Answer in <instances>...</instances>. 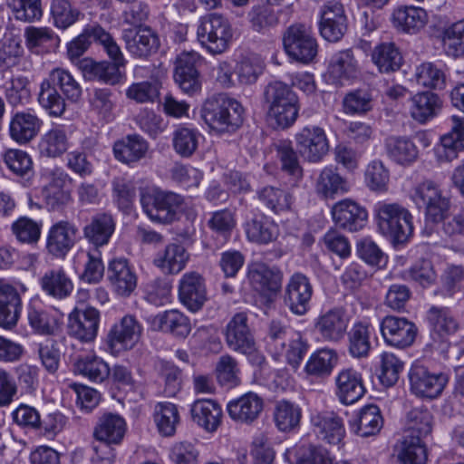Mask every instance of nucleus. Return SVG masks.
Segmentation results:
<instances>
[{"instance_id": "1", "label": "nucleus", "mask_w": 464, "mask_h": 464, "mask_svg": "<svg viewBox=\"0 0 464 464\" xmlns=\"http://www.w3.org/2000/svg\"><path fill=\"white\" fill-rule=\"evenodd\" d=\"M81 84L66 69L55 68L41 83L38 102L52 116H61L66 108L65 99L77 102L82 97Z\"/></svg>"}, {"instance_id": "2", "label": "nucleus", "mask_w": 464, "mask_h": 464, "mask_svg": "<svg viewBox=\"0 0 464 464\" xmlns=\"http://www.w3.org/2000/svg\"><path fill=\"white\" fill-rule=\"evenodd\" d=\"M243 107L234 98L219 93L208 98L201 108L205 123L218 132H230L243 123Z\"/></svg>"}, {"instance_id": "3", "label": "nucleus", "mask_w": 464, "mask_h": 464, "mask_svg": "<svg viewBox=\"0 0 464 464\" xmlns=\"http://www.w3.org/2000/svg\"><path fill=\"white\" fill-rule=\"evenodd\" d=\"M378 229L393 245L404 244L413 232L412 216L398 203L378 202L374 206Z\"/></svg>"}, {"instance_id": "4", "label": "nucleus", "mask_w": 464, "mask_h": 464, "mask_svg": "<svg viewBox=\"0 0 464 464\" xmlns=\"http://www.w3.org/2000/svg\"><path fill=\"white\" fill-rule=\"evenodd\" d=\"M264 100L267 104V114L276 127L285 129L292 126L299 111L298 97L286 83L275 81L264 90Z\"/></svg>"}, {"instance_id": "5", "label": "nucleus", "mask_w": 464, "mask_h": 464, "mask_svg": "<svg viewBox=\"0 0 464 464\" xmlns=\"http://www.w3.org/2000/svg\"><path fill=\"white\" fill-rule=\"evenodd\" d=\"M140 201L151 221L170 224L178 218L184 198L179 194L158 187H146L140 190Z\"/></svg>"}, {"instance_id": "6", "label": "nucleus", "mask_w": 464, "mask_h": 464, "mask_svg": "<svg viewBox=\"0 0 464 464\" xmlns=\"http://www.w3.org/2000/svg\"><path fill=\"white\" fill-rule=\"evenodd\" d=\"M411 198L419 209H423L426 218L433 223L442 221L449 215L450 199L432 180L417 184L411 190Z\"/></svg>"}, {"instance_id": "7", "label": "nucleus", "mask_w": 464, "mask_h": 464, "mask_svg": "<svg viewBox=\"0 0 464 464\" xmlns=\"http://www.w3.org/2000/svg\"><path fill=\"white\" fill-rule=\"evenodd\" d=\"M197 37L200 44L210 53L220 54L227 50L233 31L225 16L214 13L200 19Z\"/></svg>"}, {"instance_id": "8", "label": "nucleus", "mask_w": 464, "mask_h": 464, "mask_svg": "<svg viewBox=\"0 0 464 464\" xmlns=\"http://www.w3.org/2000/svg\"><path fill=\"white\" fill-rule=\"evenodd\" d=\"M227 346L250 358L253 363L261 364L265 358L256 349L254 335L248 325L246 313L239 312L233 315L225 328Z\"/></svg>"}, {"instance_id": "9", "label": "nucleus", "mask_w": 464, "mask_h": 464, "mask_svg": "<svg viewBox=\"0 0 464 464\" xmlns=\"http://www.w3.org/2000/svg\"><path fill=\"white\" fill-rule=\"evenodd\" d=\"M296 149L304 160L319 163L328 154L330 145L325 130L317 125L303 127L295 135Z\"/></svg>"}, {"instance_id": "10", "label": "nucleus", "mask_w": 464, "mask_h": 464, "mask_svg": "<svg viewBox=\"0 0 464 464\" xmlns=\"http://www.w3.org/2000/svg\"><path fill=\"white\" fill-rule=\"evenodd\" d=\"M283 44L290 58L304 64L317 54L316 40L304 24L291 25L284 34Z\"/></svg>"}, {"instance_id": "11", "label": "nucleus", "mask_w": 464, "mask_h": 464, "mask_svg": "<svg viewBox=\"0 0 464 464\" xmlns=\"http://www.w3.org/2000/svg\"><path fill=\"white\" fill-rule=\"evenodd\" d=\"M411 391L419 397L434 399L441 394L448 383V375L432 372L421 364H414L410 373Z\"/></svg>"}, {"instance_id": "12", "label": "nucleus", "mask_w": 464, "mask_h": 464, "mask_svg": "<svg viewBox=\"0 0 464 464\" xmlns=\"http://www.w3.org/2000/svg\"><path fill=\"white\" fill-rule=\"evenodd\" d=\"M122 40L126 50L140 59H147L156 53L160 45L158 34L150 26L124 29Z\"/></svg>"}, {"instance_id": "13", "label": "nucleus", "mask_w": 464, "mask_h": 464, "mask_svg": "<svg viewBox=\"0 0 464 464\" xmlns=\"http://www.w3.org/2000/svg\"><path fill=\"white\" fill-rule=\"evenodd\" d=\"M381 333L385 343L397 348L411 345L417 334L416 325L404 317L385 316L381 323Z\"/></svg>"}, {"instance_id": "14", "label": "nucleus", "mask_w": 464, "mask_h": 464, "mask_svg": "<svg viewBox=\"0 0 464 464\" xmlns=\"http://www.w3.org/2000/svg\"><path fill=\"white\" fill-rule=\"evenodd\" d=\"M142 327L132 315H125L115 324L107 336V345L112 353L131 349L139 341Z\"/></svg>"}, {"instance_id": "15", "label": "nucleus", "mask_w": 464, "mask_h": 464, "mask_svg": "<svg viewBox=\"0 0 464 464\" xmlns=\"http://www.w3.org/2000/svg\"><path fill=\"white\" fill-rule=\"evenodd\" d=\"M100 312L93 307L74 309L68 316V334L83 343L92 342L98 334Z\"/></svg>"}, {"instance_id": "16", "label": "nucleus", "mask_w": 464, "mask_h": 464, "mask_svg": "<svg viewBox=\"0 0 464 464\" xmlns=\"http://www.w3.org/2000/svg\"><path fill=\"white\" fill-rule=\"evenodd\" d=\"M313 286L309 278L302 273H295L289 279L285 302L290 311L297 315H304L310 308Z\"/></svg>"}, {"instance_id": "17", "label": "nucleus", "mask_w": 464, "mask_h": 464, "mask_svg": "<svg viewBox=\"0 0 464 464\" xmlns=\"http://www.w3.org/2000/svg\"><path fill=\"white\" fill-rule=\"evenodd\" d=\"M112 63L102 61L96 62L91 58H84L79 62V69L85 79L89 81H99L107 84L114 85L122 79L121 68L125 66V59H111Z\"/></svg>"}, {"instance_id": "18", "label": "nucleus", "mask_w": 464, "mask_h": 464, "mask_svg": "<svg viewBox=\"0 0 464 464\" xmlns=\"http://www.w3.org/2000/svg\"><path fill=\"white\" fill-rule=\"evenodd\" d=\"M331 212L334 224L350 232L361 230L367 223V210L348 198L336 202Z\"/></svg>"}, {"instance_id": "19", "label": "nucleus", "mask_w": 464, "mask_h": 464, "mask_svg": "<svg viewBox=\"0 0 464 464\" xmlns=\"http://www.w3.org/2000/svg\"><path fill=\"white\" fill-rule=\"evenodd\" d=\"M199 58L197 53H182L176 60L175 81L180 89L189 95H194L201 90V82L197 69Z\"/></svg>"}, {"instance_id": "20", "label": "nucleus", "mask_w": 464, "mask_h": 464, "mask_svg": "<svg viewBox=\"0 0 464 464\" xmlns=\"http://www.w3.org/2000/svg\"><path fill=\"white\" fill-rule=\"evenodd\" d=\"M450 121V130L441 136L440 143L435 148V155L440 162L452 161L464 150V117L454 115Z\"/></svg>"}, {"instance_id": "21", "label": "nucleus", "mask_w": 464, "mask_h": 464, "mask_svg": "<svg viewBox=\"0 0 464 464\" xmlns=\"http://www.w3.org/2000/svg\"><path fill=\"white\" fill-rule=\"evenodd\" d=\"M77 227L68 220L54 223L49 229L46 248L55 257H63L76 242Z\"/></svg>"}, {"instance_id": "22", "label": "nucleus", "mask_w": 464, "mask_h": 464, "mask_svg": "<svg viewBox=\"0 0 464 464\" xmlns=\"http://www.w3.org/2000/svg\"><path fill=\"white\" fill-rule=\"evenodd\" d=\"M108 279L113 291L121 297L130 296L137 287L138 276L125 258H115L110 262Z\"/></svg>"}, {"instance_id": "23", "label": "nucleus", "mask_w": 464, "mask_h": 464, "mask_svg": "<svg viewBox=\"0 0 464 464\" xmlns=\"http://www.w3.org/2000/svg\"><path fill=\"white\" fill-rule=\"evenodd\" d=\"M247 277L252 287L264 295H275L281 289L282 273L260 262L248 266Z\"/></svg>"}, {"instance_id": "24", "label": "nucleus", "mask_w": 464, "mask_h": 464, "mask_svg": "<svg viewBox=\"0 0 464 464\" xmlns=\"http://www.w3.org/2000/svg\"><path fill=\"white\" fill-rule=\"evenodd\" d=\"M179 297L190 311L199 310L207 300L203 277L197 272L184 274L179 285Z\"/></svg>"}, {"instance_id": "25", "label": "nucleus", "mask_w": 464, "mask_h": 464, "mask_svg": "<svg viewBox=\"0 0 464 464\" xmlns=\"http://www.w3.org/2000/svg\"><path fill=\"white\" fill-rule=\"evenodd\" d=\"M316 436L331 445H340L345 436L343 420L334 412H319L311 417Z\"/></svg>"}, {"instance_id": "26", "label": "nucleus", "mask_w": 464, "mask_h": 464, "mask_svg": "<svg viewBox=\"0 0 464 464\" xmlns=\"http://www.w3.org/2000/svg\"><path fill=\"white\" fill-rule=\"evenodd\" d=\"M336 396L343 404H353L364 395L362 374L353 368L343 369L335 378Z\"/></svg>"}, {"instance_id": "27", "label": "nucleus", "mask_w": 464, "mask_h": 464, "mask_svg": "<svg viewBox=\"0 0 464 464\" xmlns=\"http://www.w3.org/2000/svg\"><path fill=\"white\" fill-rule=\"evenodd\" d=\"M349 318L343 308H334L321 314L314 328L324 341L338 342L346 333Z\"/></svg>"}, {"instance_id": "28", "label": "nucleus", "mask_w": 464, "mask_h": 464, "mask_svg": "<svg viewBox=\"0 0 464 464\" xmlns=\"http://www.w3.org/2000/svg\"><path fill=\"white\" fill-rule=\"evenodd\" d=\"M23 303L17 289L11 285H0V327L12 330L21 317Z\"/></svg>"}, {"instance_id": "29", "label": "nucleus", "mask_w": 464, "mask_h": 464, "mask_svg": "<svg viewBox=\"0 0 464 464\" xmlns=\"http://www.w3.org/2000/svg\"><path fill=\"white\" fill-rule=\"evenodd\" d=\"M149 142L139 134H129L113 144V155L117 160L128 166L144 159L148 153Z\"/></svg>"}, {"instance_id": "30", "label": "nucleus", "mask_w": 464, "mask_h": 464, "mask_svg": "<svg viewBox=\"0 0 464 464\" xmlns=\"http://www.w3.org/2000/svg\"><path fill=\"white\" fill-rule=\"evenodd\" d=\"M263 400L255 392H247L227 403L231 419L241 423H252L263 411Z\"/></svg>"}, {"instance_id": "31", "label": "nucleus", "mask_w": 464, "mask_h": 464, "mask_svg": "<svg viewBox=\"0 0 464 464\" xmlns=\"http://www.w3.org/2000/svg\"><path fill=\"white\" fill-rule=\"evenodd\" d=\"M193 422L208 432H214L221 424V406L213 400L201 399L195 401L190 406Z\"/></svg>"}, {"instance_id": "32", "label": "nucleus", "mask_w": 464, "mask_h": 464, "mask_svg": "<svg viewBox=\"0 0 464 464\" xmlns=\"http://www.w3.org/2000/svg\"><path fill=\"white\" fill-rule=\"evenodd\" d=\"M153 331L169 333L176 337L185 338L191 331L189 319L178 310H169L148 319Z\"/></svg>"}, {"instance_id": "33", "label": "nucleus", "mask_w": 464, "mask_h": 464, "mask_svg": "<svg viewBox=\"0 0 464 464\" xmlns=\"http://www.w3.org/2000/svg\"><path fill=\"white\" fill-rule=\"evenodd\" d=\"M358 72V62L351 49L342 50L332 55L327 73L333 83L343 84L344 81L355 78Z\"/></svg>"}, {"instance_id": "34", "label": "nucleus", "mask_w": 464, "mask_h": 464, "mask_svg": "<svg viewBox=\"0 0 464 464\" xmlns=\"http://www.w3.org/2000/svg\"><path fill=\"white\" fill-rule=\"evenodd\" d=\"M43 121L30 111H18L11 119L9 132L11 138L19 144L32 140L39 132Z\"/></svg>"}, {"instance_id": "35", "label": "nucleus", "mask_w": 464, "mask_h": 464, "mask_svg": "<svg viewBox=\"0 0 464 464\" xmlns=\"http://www.w3.org/2000/svg\"><path fill=\"white\" fill-rule=\"evenodd\" d=\"M188 258L182 245L171 243L156 254L153 264L165 275H177L185 268Z\"/></svg>"}, {"instance_id": "36", "label": "nucleus", "mask_w": 464, "mask_h": 464, "mask_svg": "<svg viewBox=\"0 0 464 464\" xmlns=\"http://www.w3.org/2000/svg\"><path fill=\"white\" fill-rule=\"evenodd\" d=\"M349 425L354 434L365 438L380 432L383 419L377 405L368 404L359 411L357 415L350 420Z\"/></svg>"}, {"instance_id": "37", "label": "nucleus", "mask_w": 464, "mask_h": 464, "mask_svg": "<svg viewBox=\"0 0 464 464\" xmlns=\"http://www.w3.org/2000/svg\"><path fill=\"white\" fill-rule=\"evenodd\" d=\"M441 109L440 97L430 92H418L411 99V116L420 123H426L434 118Z\"/></svg>"}, {"instance_id": "38", "label": "nucleus", "mask_w": 464, "mask_h": 464, "mask_svg": "<svg viewBox=\"0 0 464 464\" xmlns=\"http://www.w3.org/2000/svg\"><path fill=\"white\" fill-rule=\"evenodd\" d=\"M63 315L53 308H38L31 306L28 310L30 326L38 334L44 335L55 334L61 325Z\"/></svg>"}, {"instance_id": "39", "label": "nucleus", "mask_w": 464, "mask_h": 464, "mask_svg": "<svg viewBox=\"0 0 464 464\" xmlns=\"http://www.w3.org/2000/svg\"><path fill=\"white\" fill-rule=\"evenodd\" d=\"M126 430L124 420L118 414L107 413L99 420L94 437L101 444H118L122 440Z\"/></svg>"}, {"instance_id": "40", "label": "nucleus", "mask_w": 464, "mask_h": 464, "mask_svg": "<svg viewBox=\"0 0 464 464\" xmlns=\"http://www.w3.org/2000/svg\"><path fill=\"white\" fill-rule=\"evenodd\" d=\"M428 15L424 9L415 6H400L392 13L394 27L404 33L415 34L424 27Z\"/></svg>"}, {"instance_id": "41", "label": "nucleus", "mask_w": 464, "mask_h": 464, "mask_svg": "<svg viewBox=\"0 0 464 464\" xmlns=\"http://www.w3.org/2000/svg\"><path fill=\"white\" fill-rule=\"evenodd\" d=\"M315 190L324 198H334L347 193L350 190V184L334 169L325 167L317 178Z\"/></svg>"}, {"instance_id": "42", "label": "nucleus", "mask_w": 464, "mask_h": 464, "mask_svg": "<svg viewBox=\"0 0 464 464\" xmlns=\"http://www.w3.org/2000/svg\"><path fill=\"white\" fill-rule=\"evenodd\" d=\"M115 229V222L111 215L99 214L83 228L84 237L96 247L109 243Z\"/></svg>"}, {"instance_id": "43", "label": "nucleus", "mask_w": 464, "mask_h": 464, "mask_svg": "<svg viewBox=\"0 0 464 464\" xmlns=\"http://www.w3.org/2000/svg\"><path fill=\"white\" fill-rule=\"evenodd\" d=\"M246 237L256 244H268L276 240L279 234L278 226L269 218L259 215L245 225Z\"/></svg>"}, {"instance_id": "44", "label": "nucleus", "mask_w": 464, "mask_h": 464, "mask_svg": "<svg viewBox=\"0 0 464 464\" xmlns=\"http://www.w3.org/2000/svg\"><path fill=\"white\" fill-rule=\"evenodd\" d=\"M431 325L430 336L434 343H444L445 337L455 333L458 324L448 308L431 307L428 312Z\"/></svg>"}, {"instance_id": "45", "label": "nucleus", "mask_w": 464, "mask_h": 464, "mask_svg": "<svg viewBox=\"0 0 464 464\" xmlns=\"http://www.w3.org/2000/svg\"><path fill=\"white\" fill-rule=\"evenodd\" d=\"M388 156L401 165H410L419 155V150L411 140L405 137H389L385 140Z\"/></svg>"}, {"instance_id": "46", "label": "nucleus", "mask_w": 464, "mask_h": 464, "mask_svg": "<svg viewBox=\"0 0 464 464\" xmlns=\"http://www.w3.org/2000/svg\"><path fill=\"white\" fill-rule=\"evenodd\" d=\"M41 286L48 295L57 299L66 298L73 289L72 280L62 268L46 272L41 278Z\"/></svg>"}, {"instance_id": "47", "label": "nucleus", "mask_w": 464, "mask_h": 464, "mask_svg": "<svg viewBox=\"0 0 464 464\" xmlns=\"http://www.w3.org/2000/svg\"><path fill=\"white\" fill-rule=\"evenodd\" d=\"M273 417L276 428L288 432L299 426L302 411L295 402L281 400L275 403Z\"/></svg>"}, {"instance_id": "48", "label": "nucleus", "mask_w": 464, "mask_h": 464, "mask_svg": "<svg viewBox=\"0 0 464 464\" xmlns=\"http://www.w3.org/2000/svg\"><path fill=\"white\" fill-rule=\"evenodd\" d=\"M372 60L381 72L399 70L402 64V55L393 43H382L372 53Z\"/></svg>"}, {"instance_id": "49", "label": "nucleus", "mask_w": 464, "mask_h": 464, "mask_svg": "<svg viewBox=\"0 0 464 464\" xmlns=\"http://www.w3.org/2000/svg\"><path fill=\"white\" fill-rule=\"evenodd\" d=\"M201 135L195 128L178 126L172 133V147L181 158L191 157L198 147Z\"/></svg>"}, {"instance_id": "50", "label": "nucleus", "mask_w": 464, "mask_h": 464, "mask_svg": "<svg viewBox=\"0 0 464 464\" xmlns=\"http://www.w3.org/2000/svg\"><path fill=\"white\" fill-rule=\"evenodd\" d=\"M278 13L271 4L253 6L248 13L251 28L261 34L269 32L279 24Z\"/></svg>"}, {"instance_id": "51", "label": "nucleus", "mask_w": 464, "mask_h": 464, "mask_svg": "<svg viewBox=\"0 0 464 464\" xmlns=\"http://www.w3.org/2000/svg\"><path fill=\"white\" fill-rule=\"evenodd\" d=\"M76 371L90 381L102 382L110 376V367L101 357L95 354H86L75 362Z\"/></svg>"}, {"instance_id": "52", "label": "nucleus", "mask_w": 464, "mask_h": 464, "mask_svg": "<svg viewBox=\"0 0 464 464\" xmlns=\"http://www.w3.org/2000/svg\"><path fill=\"white\" fill-rule=\"evenodd\" d=\"M154 421L162 436H173L179 423L177 406L170 402L157 403L154 409Z\"/></svg>"}, {"instance_id": "53", "label": "nucleus", "mask_w": 464, "mask_h": 464, "mask_svg": "<svg viewBox=\"0 0 464 464\" xmlns=\"http://www.w3.org/2000/svg\"><path fill=\"white\" fill-rule=\"evenodd\" d=\"M398 459L401 464H425L427 450L421 439L412 435H405L398 452Z\"/></svg>"}, {"instance_id": "54", "label": "nucleus", "mask_w": 464, "mask_h": 464, "mask_svg": "<svg viewBox=\"0 0 464 464\" xmlns=\"http://www.w3.org/2000/svg\"><path fill=\"white\" fill-rule=\"evenodd\" d=\"M264 72V64L256 56H244L236 63L233 73L239 85L255 84Z\"/></svg>"}, {"instance_id": "55", "label": "nucleus", "mask_w": 464, "mask_h": 464, "mask_svg": "<svg viewBox=\"0 0 464 464\" xmlns=\"http://www.w3.org/2000/svg\"><path fill=\"white\" fill-rule=\"evenodd\" d=\"M41 155L55 158L63 154L68 149V139L63 130L54 128L47 131L39 142Z\"/></svg>"}, {"instance_id": "56", "label": "nucleus", "mask_w": 464, "mask_h": 464, "mask_svg": "<svg viewBox=\"0 0 464 464\" xmlns=\"http://www.w3.org/2000/svg\"><path fill=\"white\" fill-rule=\"evenodd\" d=\"M407 435L422 438L432 430V415L424 408H413L406 416Z\"/></svg>"}, {"instance_id": "57", "label": "nucleus", "mask_w": 464, "mask_h": 464, "mask_svg": "<svg viewBox=\"0 0 464 464\" xmlns=\"http://www.w3.org/2000/svg\"><path fill=\"white\" fill-rule=\"evenodd\" d=\"M369 325L356 323L348 334L349 353L354 358L366 357L371 349Z\"/></svg>"}, {"instance_id": "58", "label": "nucleus", "mask_w": 464, "mask_h": 464, "mask_svg": "<svg viewBox=\"0 0 464 464\" xmlns=\"http://www.w3.org/2000/svg\"><path fill=\"white\" fill-rule=\"evenodd\" d=\"M277 157L281 162L282 169L292 176L295 181L303 177V169L299 163L297 152L289 140H280L276 145Z\"/></svg>"}, {"instance_id": "59", "label": "nucleus", "mask_w": 464, "mask_h": 464, "mask_svg": "<svg viewBox=\"0 0 464 464\" xmlns=\"http://www.w3.org/2000/svg\"><path fill=\"white\" fill-rule=\"evenodd\" d=\"M257 198L270 210L279 213L291 206V195L273 186H266L256 191Z\"/></svg>"}, {"instance_id": "60", "label": "nucleus", "mask_w": 464, "mask_h": 464, "mask_svg": "<svg viewBox=\"0 0 464 464\" xmlns=\"http://www.w3.org/2000/svg\"><path fill=\"white\" fill-rule=\"evenodd\" d=\"M442 43L449 55L452 57L464 55V19L449 25L443 30Z\"/></svg>"}, {"instance_id": "61", "label": "nucleus", "mask_w": 464, "mask_h": 464, "mask_svg": "<svg viewBox=\"0 0 464 464\" xmlns=\"http://www.w3.org/2000/svg\"><path fill=\"white\" fill-rule=\"evenodd\" d=\"M337 362V354L331 349H321L314 353L305 365V371L310 375H329Z\"/></svg>"}, {"instance_id": "62", "label": "nucleus", "mask_w": 464, "mask_h": 464, "mask_svg": "<svg viewBox=\"0 0 464 464\" xmlns=\"http://www.w3.org/2000/svg\"><path fill=\"white\" fill-rule=\"evenodd\" d=\"M161 85L157 81L133 82L125 92L126 97L137 103H153L160 97Z\"/></svg>"}, {"instance_id": "63", "label": "nucleus", "mask_w": 464, "mask_h": 464, "mask_svg": "<svg viewBox=\"0 0 464 464\" xmlns=\"http://www.w3.org/2000/svg\"><path fill=\"white\" fill-rule=\"evenodd\" d=\"M290 329L278 320H272L268 325L266 343L267 350L275 358L280 356L285 350Z\"/></svg>"}, {"instance_id": "64", "label": "nucleus", "mask_w": 464, "mask_h": 464, "mask_svg": "<svg viewBox=\"0 0 464 464\" xmlns=\"http://www.w3.org/2000/svg\"><path fill=\"white\" fill-rule=\"evenodd\" d=\"M417 82L426 88L441 90L446 85L444 72L432 63H423L416 68Z\"/></svg>"}]
</instances>
